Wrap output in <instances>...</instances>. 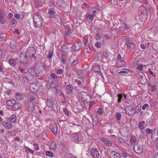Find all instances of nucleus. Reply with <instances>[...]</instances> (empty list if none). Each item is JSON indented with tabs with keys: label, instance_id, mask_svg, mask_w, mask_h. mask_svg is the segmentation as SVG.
Segmentation results:
<instances>
[{
	"label": "nucleus",
	"instance_id": "obj_1",
	"mask_svg": "<svg viewBox=\"0 0 158 158\" xmlns=\"http://www.w3.org/2000/svg\"><path fill=\"white\" fill-rule=\"evenodd\" d=\"M34 25L35 28L40 27L42 24V19L39 13L37 12L33 17Z\"/></svg>",
	"mask_w": 158,
	"mask_h": 158
},
{
	"label": "nucleus",
	"instance_id": "obj_2",
	"mask_svg": "<svg viewBox=\"0 0 158 158\" xmlns=\"http://www.w3.org/2000/svg\"><path fill=\"white\" fill-rule=\"evenodd\" d=\"M149 10L148 9H147V8L144 6H141L139 7V12H140L141 14L140 18H142L140 19L142 23L144 22L145 19H147L148 16V14H147L148 11Z\"/></svg>",
	"mask_w": 158,
	"mask_h": 158
},
{
	"label": "nucleus",
	"instance_id": "obj_3",
	"mask_svg": "<svg viewBox=\"0 0 158 158\" xmlns=\"http://www.w3.org/2000/svg\"><path fill=\"white\" fill-rule=\"evenodd\" d=\"M44 70L43 64L40 63L37 64L34 68V72L38 74L43 72Z\"/></svg>",
	"mask_w": 158,
	"mask_h": 158
},
{
	"label": "nucleus",
	"instance_id": "obj_4",
	"mask_svg": "<svg viewBox=\"0 0 158 158\" xmlns=\"http://www.w3.org/2000/svg\"><path fill=\"white\" fill-rule=\"evenodd\" d=\"M27 56L26 54L21 53L19 55L20 62L23 64H25L27 63L28 59Z\"/></svg>",
	"mask_w": 158,
	"mask_h": 158
},
{
	"label": "nucleus",
	"instance_id": "obj_5",
	"mask_svg": "<svg viewBox=\"0 0 158 158\" xmlns=\"http://www.w3.org/2000/svg\"><path fill=\"white\" fill-rule=\"evenodd\" d=\"M35 53V50L34 47H31L28 48L26 52L24 53L26 54V55L28 57H33Z\"/></svg>",
	"mask_w": 158,
	"mask_h": 158
},
{
	"label": "nucleus",
	"instance_id": "obj_6",
	"mask_svg": "<svg viewBox=\"0 0 158 158\" xmlns=\"http://www.w3.org/2000/svg\"><path fill=\"white\" fill-rule=\"evenodd\" d=\"M126 113L129 115H133L135 113V108L131 106H126L125 108Z\"/></svg>",
	"mask_w": 158,
	"mask_h": 158
},
{
	"label": "nucleus",
	"instance_id": "obj_7",
	"mask_svg": "<svg viewBox=\"0 0 158 158\" xmlns=\"http://www.w3.org/2000/svg\"><path fill=\"white\" fill-rule=\"evenodd\" d=\"M139 81H140V84L142 85L145 84L147 81L144 74L141 72H139Z\"/></svg>",
	"mask_w": 158,
	"mask_h": 158
},
{
	"label": "nucleus",
	"instance_id": "obj_8",
	"mask_svg": "<svg viewBox=\"0 0 158 158\" xmlns=\"http://www.w3.org/2000/svg\"><path fill=\"white\" fill-rule=\"evenodd\" d=\"M73 139L77 143H78L79 142L81 141L83 139V137L81 134L74 133L73 134Z\"/></svg>",
	"mask_w": 158,
	"mask_h": 158
},
{
	"label": "nucleus",
	"instance_id": "obj_9",
	"mask_svg": "<svg viewBox=\"0 0 158 158\" xmlns=\"http://www.w3.org/2000/svg\"><path fill=\"white\" fill-rule=\"evenodd\" d=\"M81 49V47L78 43H74L71 47L70 51L73 53H75L79 51Z\"/></svg>",
	"mask_w": 158,
	"mask_h": 158
},
{
	"label": "nucleus",
	"instance_id": "obj_10",
	"mask_svg": "<svg viewBox=\"0 0 158 158\" xmlns=\"http://www.w3.org/2000/svg\"><path fill=\"white\" fill-rule=\"evenodd\" d=\"M6 22V18L3 11L0 9V23L4 24Z\"/></svg>",
	"mask_w": 158,
	"mask_h": 158
},
{
	"label": "nucleus",
	"instance_id": "obj_11",
	"mask_svg": "<svg viewBox=\"0 0 158 158\" xmlns=\"http://www.w3.org/2000/svg\"><path fill=\"white\" fill-rule=\"evenodd\" d=\"M91 155L94 158H99V154L98 150L93 148L91 150Z\"/></svg>",
	"mask_w": 158,
	"mask_h": 158
},
{
	"label": "nucleus",
	"instance_id": "obj_12",
	"mask_svg": "<svg viewBox=\"0 0 158 158\" xmlns=\"http://www.w3.org/2000/svg\"><path fill=\"white\" fill-rule=\"evenodd\" d=\"M37 86L36 84L33 83L31 84L29 87V89L30 91L32 93H34L36 92L37 90Z\"/></svg>",
	"mask_w": 158,
	"mask_h": 158
},
{
	"label": "nucleus",
	"instance_id": "obj_13",
	"mask_svg": "<svg viewBox=\"0 0 158 158\" xmlns=\"http://www.w3.org/2000/svg\"><path fill=\"white\" fill-rule=\"evenodd\" d=\"M80 95L81 96L82 100L88 102V100L90 98V96L88 95V94L84 92H81Z\"/></svg>",
	"mask_w": 158,
	"mask_h": 158
},
{
	"label": "nucleus",
	"instance_id": "obj_14",
	"mask_svg": "<svg viewBox=\"0 0 158 158\" xmlns=\"http://www.w3.org/2000/svg\"><path fill=\"white\" fill-rule=\"evenodd\" d=\"M101 141L104 143L106 146H111L112 145V143L108 139L105 138H101Z\"/></svg>",
	"mask_w": 158,
	"mask_h": 158
},
{
	"label": "nucleus",
	"instance_id": "obj_15",
	"mask_svg": "<svg viewBox=\"0 0 158 158\" xmlns=\"http://www.w3.org/2000/svg\"><path fill=\"white\" fill-rule=\"evenodd\" d=\"M111 158H121L120 155L115 151H112L110 152Z\"/></svg>",
	"mask_w": 158,
	"mask_h": 158
},
{
	"label": "nucleus",
	"instance_id": "obj_16",
	"mask_svg": "<svg viewBox=\"0 0 158 158\" xmlns=\"http://www.w3.org/2000/svg\"><path fill=\"white\" fill-rule=\"evenodd\" d=\"M2 125L8 129H10L12 127L11 124L9 122H4L2 123Z\"/></svg>",
	"mask_w": 158,
	"mask_h": 158
},
{
	"label": "nucleus",
	"instance_id": "obj_17",
	"mask_svg": "<svg viewBox=\"0 0 158 158\" xmlns=\"http://www.w3.org/2000/svg\"><path fill=\"white\" fill-rule=\"evenodd\" d=\"M51 132L55 135H56L57 132V127L55 124L53 125L52 126L51 128Z\"/></svg>",
	"mask_w": 158,
	"mask_h": 158
},
{
	"label": "nucleus",
	"instance_id": "obj_18",
	"mask_svg": "<svg viewBox=\"0 0 158 158\" xmlns=\"http://www.w3.org/2000/svg\"><path fill=\"white\" fill-rule=\"evenodd\" d=\"M56 22L60 25L62 24V20L61 17L58 15H55L54 17Z\"/></svg>",
	"mask_w": 158,
	"mask_h": 158
},
{
	"label": "nucleus",
	"instance_id": "obj_19",
	"mask_svg": "<svg viewBox=\"0 0 158 158\" xmlns=\"http://www.w3.org/2000/svg\"><path fill=\"white\" fill-rule=\"evenodd\" d=\"M28 109L30 111H33L35 110V106L33 102L28 103Z\"/></svg>",
	"mask_w": 158,
	"mask_h": 158
},
{
	"label": "nucleus",
	"instance_id": "obj_20",
	"mask_svg": "<svg viewBox=\"0 0 158 158\" xmlns=\"http://www.w3.org/2000/svg\"><path fill=\"white\" fill-rule=\"evenodd\" d=\"M49 16L50 18H54L55 16V13L54 10L52 9H50L48 10Z\"/></svg>",
	"mask_w": 158,
	"mask_h": 158
},
{
	"label": "nucleus",
	"instance_id": "obj_21",
	"mask_svg": "<svg viewBox=\"0 0 158 158\" xmlns=\"http://www.w3.org/2000/svg\"><path fill=\"white\" fill-rule=\"evenodd\" d=\"M21 106V104L19 103H17L14 104V105L12 107V109L13 110L15 111L20 108Z\"/></svg>",
	"mask_w": 158,
	"mask_h": 158
},
{
	"label": "nucleus",
	"instance_id": "obj_22",
	"mask_svg": "<svg viewBox=\"0 0 158 158\" xmlns=\"http://www.w3.org/2000/svg\"><path fill=\"white\" fill-rule=\"evenodd\" d=\"M36 98V96H32L31 95H29L28 97V103L29 102L31 103V102H34V101L35 100Z\"/></svg>",
	"mask_w": 158,
	"mask_h": 158
},
{
	"label": "nucleus",
	"instance_id": "obj_23",
	"mask_svg": "<svg viewBox=\"0 0 158 158\" xmlns=\"http://www.w3.org/2000/svg\"><path fill=\"white\" fill-rule=\"evenodd\" d=\"M61 50L62 53H67L68 52V47L66 45H63L61 47Z\"/></svg>",
	"mask_w": 158,
	"mask_h": 158
},
{
	"label": "nucleus",
	"instance_id": "obj_24",
	"mask_svg": "<svg viewBox=\"0 0 158 158\" xmlns=\"http://www.w3.org/2000/svg\"><path fill=\"white\" fill-rule=\"evenodd\" d=\"M73 87L71 85H68L66 88V91L69 94H71L72 93Z\"/></svg>",
	"mask_w": 158,
	"mask_h": 158
},
{
	"label": "nucleus",
	"instance_id": "obj_25",
	"mask_svg": "<svg viewBox=\"0 0 158 158\" xmlns=\"http://www.w3.org/2000/svg\"><path fill=\"white\" fill-rule=\"evenodd\" d=\"M9 121L10 122L14 123L16 119V116L14 114L12 115L9 118Z\"/></svg>",
	"mask_w": 158,
	"mask_h": 158
},
{
	"label": "nucleus",
	"instance_id": "obj_26",
	"mask_svg": "<svg viewBox=\"0 0 158 158\" xmlns=\"http://www.w3.org/2000/svg\"><path fill=\"white\" fill-rule=\"evenodd\" d=\"M148 87L151 88L152 91L154 92L156 91L157 90V87L155 85H152L149 83H148Z\"/></svg>",
	"mask_w": 158,
	"mask_h": 158
},
{
	"label": "nucleus",
	"instance_id": "obj_27",
	"mask_svg": "<svg viewBox=\"0 0 158 158\" xmlns=\"http://www.w3.org/2000/svg\"><path fill=\"white\" fill-rule=\"evenodd\" d=\"M126 44L128 48L130 49L133 48L134 47V44L130 42V41H129L128 43H127Z\"/></svg>",
	"mask_w": 158,
	"mask_h": 158
},
{
	"label": "nucleus",
	"instance_id": "obj_28",
	"mask_svg": "<svg viewBox=\"0 0 158 158\" xmlns=\"http://www.w3.org/2000/svg\"><path fill=\"white\" fill-rule=\"evenodd\" d=\"M35 6L36 8H39L40 7H42V4L40 0H37L36 2H35Z\"/></svg>",
	"mask_w": 158,
	"mask_h": 158
},
{
	"label": "nucleus",
	"instance_id": "obj_29",
	"mask_svg": "<svg viewBox=\"0 0 158 158\" xmlns=\"http://www.w3.org/2000/svg\"><path fill=\"white\" fill-rule=\"evenodd\" d=\"M121 39L123 40V41L126 42V44L129 41H130L129 38L127 36H122L121 38Z\"/></svg>",
	"mask_w": 158,
	"mask_h": 158
},
{
	"label": "nucleus",
	"instance_id": "obj_30",
	"mask_svg": "<svg viewBox=\"0 0 158 158\" xmlns=\"http://www.w3.org/2000/svg\"><path fill=\"white\" fill-rule=\"evenodd\" d=\"M94 17V16L91 14H89L86 17V19L88 21H92L93 20Z\"/></svg>",
	"mask_w": 158,
	"mask_h": 158
},
{
	"label": "nucleus",
	"instance_id": "obj_31",
	"mask_svg": "<svg viewBox=\"0 0 158 158\" xmlns=\"http://www.w3.org/2000/svg\"><path fill=\"white\" fill-rule=\"evenodd\" d=\"M9 63L12 66H15L16 65V62L14 59H10L9 60Z\"/></svg>",
	"mask_w": 158,
	"mask_h": 158
},
{
	"label": "nucleus",
	"instance_id": "obj_32",
	"mask_svg": "<svg viewBox=\"0 0 158 158\" xmlns=\"http://www.w3.org/2000/svg\"><path fill=\"white\" fill-rule=\"evenodd\" d=\"M15 103V100H9L7 101L6 104L9 106L14 105V104Z\"/></svg>",
	"mask_w": 158,
	"mask_h": 158
},
{
	"label": "nucleus",
	"instance_id": "obj_33",
	"mask_svg": "<svg viewBox=\"0 0 158 158\" xmlns=\"http://www.w3.org/2000/svg\"><path fill=\"white\" fill-rule=\"evenodd\" d=\"M17 24V22L15 20L12 19L11 20L10 22V24L12 27H15L16 26Z\"/></svg>",
	"mask_w": 158,
	"mask_h": 158
},
{
	"label": "nucleus",
	"instance_id": "obj_34",
	"mask_svg": "<svg viewBox=\"0 0 158 158\" xmlns=\"http://www.w3.org/2000/svg\"><path fill=\"white\" fill-rule=\"evenodd\" d=\"M152 47L155 50H158V42H155L152 45Z\"/></svg>",
	"mask_w": 158,
	"mask_h": 158
},
{
	"label": "nucleus",
	"instance_id": "obj_35",
	"mask_svg": "<svg viewBox=\"0 0 158 158\" xmlns=\"http://www.w3.org/2000/svg\"><path fill=\"white\" fill-rule=\"evenodd\" d=\"M56 143L54 142H52V144L50 145V148L52 150H55L56 148Z\"/></svg>",
	"mask_w": 158,
	"mask_h": 158
},
{
	"label": "nucleus",
	"instance_id": "obj_36",
	"mask_svg": "<svg viewBox=\"0 0 158 158\" xmlns=\"http://www.w3.org/2000/svg\"><path fill=\"white\" fill-rule=\"evenodd\" d=\"M66 55L65 54H62L61 55V58L62 59V62L63 64H66V62L65 61V56Z\"/></svg>",
	"mask_w": 158,
	"mask_h": 158
},
{
	"label": "nucleus",
	"instance_id": "obj_37",
	"mask_svg": "<svg viewBox=\"0 0 158 158\" xmlns=\"http://www.w3.org/2000/svg\"><path fill=\"white\" fill-rule=\"evenodd\" d=\"M122 157L124 158H127L129 156L128 153L124 151H122L121 153Z\"/></svg>",
	"mask_w": 158,
	"mask_h": 158
},
{
	"label": "nucleus",
	"instance_id": "obj_38",
	"mask_svg": "<svg viewBox=\"0 0 158 158\" xmlns=\"http://www.w3.org/2000/svg\"><path fill=\"white\" fill-rule=\"evenodd\" d=\"M59 5L60 6L63 7H64L66 6L65 2L64 0H60Z\"/></svg>",
	"mask_w": 158,
	"mask_h": 158
},
{
	"label": "nucleus",
	"instance_id": "obj_39",
	"mask_svg": "<svg viewBox=\"0 0 158 158\" xmlns=\"http://www.w3.org/2000/svg\"><path fill=\"white\" fill-rule=\"evenodd\" d=\"M50 87L52 88H54L56 89V84L52 81L50 84Z\"/></svg>",
	"mask_w": 158,
	"mask_h": 158
},
{
	"label": "nucleus",
	"instance_id": "obj_40",
	"mask_svg": "<svg viewBox=\"0 0 158 158\" xmlns=\"http://www.w3.org/2000/svg\"><path fill=\"white\" fill-rule=\"evenodd\" d=\"M121 114L120 113H116L115 117L117 120H120L121 119Z\"/></svg>",
	"mask_w": 158,
	"mask_h": 158
},
{
	"label": "nucleus",
	"instance_id": "obj_41",
	"mask_svg": "<svg viewBox=\"0 0 158 158\" xmlns=\"http://www.w3.org/2000/svg\"><path fill=\"white\" fill-rule=\"evenodd\" d=\"M134 150L135 152L138 154V145L137 144H135L134 146Z\"/></svg>",
	"mask_w": 158,
	"mask_h": 158
},
{
	"label": "nucleus",
	"instance_id": "obj_42",
	"mask_svg": "<svg viewBox=\"0 0 158 158\" xmlns=\"http://www.w3.org/2000/svg\"><path fill=\"white\" fill-rule=\"evenodd\" d=\"M33 145L35 147L34 148V149L36 151H38L39 150L38 144L37 143L34 142L33 143Z\"/></svg>",
	"mask_w": 158,
	"mask_h": 158
},
{
	"label": "nucleus",
	"instance_id": "obj_43",
	"mask_svg": "<svg viewBox=\"0 0 158 158\" xmlns=\"http://www.w3.org/2000/svg\"><path fill=\"white\" fill-rule=\"evenodd\" d=\"M136 140L135 137L134 136H132L130 139V142L131 143H134Z\"/></svg>",
	"mask_w": 158,
	"mask_h": 158
},
{
	"label": "nucleus",
	"instance_id": "obj_44",
	"mask_svg": "<svg viewBox=\"0 0 158 158\" xmlns=\"http://www.w3.org/2000/svg\"><path fill=\"white\" fill-rule=\"evenodd\" d=\"M46 155L50 157L53 156V153L50 151H47L46 152Z\"/></svg>",
	"mask_w": 158,
	"mask_h": 158
},
{
	"label": "nucleus",
	"instance_id": "obj_45",
	"mask_svg": "<svg viewBox=\"0 0 158 158\" xmlns=\"http://www.w3.org/2000/svg\"><path fill=\"white\" fill-rule=\"evenodd\" d=\"M138 61H136V62L134 63L133 66V68L135 69V68L136 69H138Z\"/></svg>",
	"mask_w": 158,
	"mask_h": 158
},
{
	"label": "nucleus",
	"instance_id": "obj_46",
	"mask_svg": "<svg viewBox=\"0 0 158 158\" xmlns=\"http://www.w3.org/2000/svg\"><path fill=\"white\" fill-rule=\"evenodd\" d=\"M53 54V53L51 51H49L48 52V55L47 56V58L48 59H50L52 57Z\"/></svg>",
	"mask_w": 158,
	"mask_h": 158
},
{
	"label": "nucleus",
	"instance_id": "obj_47",
	"mask_svg": "<svg viewBox=\"0 0 158 158\" xmlns=\"http://www.w3.org/2000/svg\"><path fill=\"white\" fill-rule=\"evenodd\" d=\"M98 121L97 120H96L94 119H93V125L94 127H96L98 124Z\"/></svg>",
	"mask_w": 158,
	"mask_h": 158
},
{
	"label": "nucleus",
	"instance_id": "obj_48",
	"mask_svg": "<svg viewBox=\"0 0 158 158\" xmlns=\"http://www.w3.org/2000/svg\"><path fill=\"white\" fill-rule=\"evenodd\" d=\"M94 69L96 71H99L100 70V68L97 65H94Z\"/></svg>",
	"mask_w": 158,
	"mask_h": 158
},
{
	"label": "nucleus",
	"instance_id": "obj_49",
	"mask_svg": "<svg viewBox=\"0 0 158 158\" xmlns=\"http://www.w3.org/2000/svg\"><path fill=\"white\" fill-rule=\"evenodd\" d=\"M145 122L143 121L139 125V127L141 129H143L144 128V124Z\"/></svg>",
	"mask_w": 158,
	"mask_h": 158
},
{
	"label": "nucleus",
	"instance_id": "obj_50",
	"mask_svg": "<svg viewBox=\"0 0 158 158\" xmlns=\"http://www.w3.org/2000/svg\"><path fill=\"white\" fill-rule=\"evenodd\" d=\"M10 47L13 49H15L16 48V46L14 43L12 42L10 43Z\"/></svg>",
	"mask_w": 158,
	"mask_h": 158
},
{
	"label": "nucleus",
	"instance_id": "obj_51",
	"mask_svg": "<svg viewBox=\"0 0 158 158\" xmlns=\"http://www.w3.org/2000/svg\"><path fill=\"white\" fill-rule=\"evenodd\" d=\"M103 109L102 108H100L98 109L97 112L99 114L102 115L103 113Z\"/></svg>",
	"mask_w": 158,
	"mask_h": 158
},
{
	"label": "nucleus",
	"instance_id": "obj_52",
	"mask_svg": "<svg viewBox=\"0 0 158 158\" xmlns=\"http://www.w3.org/2000/svg\"><path fill=\"white\" fill-rule=\"evenodd\" d=\"M117 97H118V102H121V98H122V95L121 94H118L117 95Z\"/></svg>",
	"mask_w": 158,
	"mask_h": 158
},
{
	"label": "nucleus",
	"instance_id": "obj_53",
	"mask_svg": "<svg viewBox=\"0 0 158 158\" xmlns=\"http://www.w3.org/2000/svg\"><path fill=\"white\" fill-rule=\"evenodd\" d=\"M145 131L147 133L151 134L152 132V130L149 129V128H147L146 129Z\"/></svg>",
	"mask_w": 158,
	"mask_h": 158
},
{
	"label": "nucleus",
	"instance_id": "obj_54",
	"mask_svg": "<svg viewBox=\"0 0 158 158\" xmlns=\"http://www.w3.org/2000/svg\"><path fill=\"white\" fill-rule=\"evenodd\" d=\"M63 70L62 69H59L56 71V73L57 74H60L63 73Z\"/></svg>",
	"mask_w": 158,
	"mask_h": 158
},
{
	"label": "nucleus",
	"instance_id": "obj_55",
	"mask_svg": "<svg viewBox=\"0 0 158 158\" xmlns=\"http://www.w3.org/2000/svg\"><path fill=\"white\" fill-rule=\"evenodd\" d=\"M16 98L19 100L21 99V95L18 93L17 94H16Z\"/></svg>",
	"mask_w": 158,
	"mask_h": 158
},
{
	"label": "nucleus",
	"instance_id": "obj_56",
	"mask_svg": "<svg viewBox=\"0 0 158 158\" xmlns=\"http://www.w3.org/2000/svg\"><path fill=\"white\" fill-rule=\"evenodd\" d=\"M6 36V35L5 33H2L0 34V38H5Z\"/></svg>",
	"mask_w": 158,
	"mask_h": 158
},
{
	"label": "nucleus",
	"instance_id": "obj_57",
	"mask_svg": "<svg viewBox=\"0 0 158 158\" xmlns=\"http://www.w3.org/2000/svg\"><path fill=\"white\" fill-rule=\"evenodd\" d=\"M63 111L64 112V113L66 115H69V113L67 110L66 108H64L63 109Z\"/></svg>",
	"mask_w": 158,
	"mask_h": 158
},
{
	"label": "nucleus",
	"instance_id": "obj_58",
	"mask_svg": "<svg viewBox=\"0 0 158 158\" xmlns=\"http://www.w3.org/2000/svg\"><path fill=\"white\" fill-rule=\"evenodd\" d=\"M141 48L143 50H145L146 49V46L144 44H140Z\"/></svg>",
	"mask_w": 158,
	"mask_h": 158
},
{
	"label": "nucleus",
	"instance_id": "obj_59",
	"mask_svg": "<svg viewBox=\"0 0 158 158\" xmlns=\"http://www.w3.org/2000/svg\"><path fill=\"white\" fill-rule=\"evenodd\" d=\"M78 61L77 60H74L72 63V65L73 66L76 65Z\"/></svg>",
	"mask_w": 158,
	"mask_h": 158
},
{
	"label": "nucleus",
	"instance_id": "obj_60",
	"mask_svg": "<svg viewBox=\"0 0 158 158\" xmlns=\"http://www.w3.org/2000/svg\"><path fill=\"white\" fill-rule=\"evenodd\" d=\"M51 76L53 78L56 79L57 77V76L55 73H53L51 74Z\"/></svg>",
	"mask_w": 158,
	"mask_h": 158
},
{
	"label": "nucleus",
	"instance_id": "obj_61",
	"mask_svg": "<svg viewBox=\"0 0 158 158\" xmlns=\"http://www.w3.org/2000/svg\"><path fill=\"white\" fill-rule=\"evenodd\" d=\"M95 38L96 39H99L100 38V35L99 34L97 33L95 35Z\"/></svg>",
	"mask_w": 158,
	"mask_h": 158
},
{
	"label": "nucleus",
	"instance_id": "obj_62",
	"mask_svg": "<svg viewBox=\"0 0 158 158\" xmlns=\"http://www.w3.org/2000/svg\"><path fill=\"white\" fill-rule=\"evenodd\" d=\"M123 27H124V28H125V29L127 30L129 29L128 27L127 26V25L126 24V23H123Z\"/></svg>",
	"mask_w": 158,
	"mask_h": 158
},
{
	"label": "nucleus",
	"instance_id": "obj_63",
	"mask_svg": "<svg viewBox=\"0 0 158 158\" xmlns=\"http://www.w3.org/2000/svg\"><path fill=\"white\" fill-rule=\"evenodd\" d=\"M95 46L97 48H100L101 47L100 43L99 42H97L95 44Z\"/></svg>",
	"mask_w": 158,
	"mask_h": 158
},
{
	"label": "nucleus",
	"instance_id": "obj_64",
	"mask_svg": "<svg viewBox=\"0 0 158 158\" xmlns=\"http://www.w3.org/2000/svg\"><path fill=\"white\" fill-rule=\"evenodd\" d=\"M14 33L15 34H16L17 35H19L20 34V32L17 29H15V31H14Z\"/></svg>",
	"mask_w": 158,
	"mask_h": 158
}]
</instances>
